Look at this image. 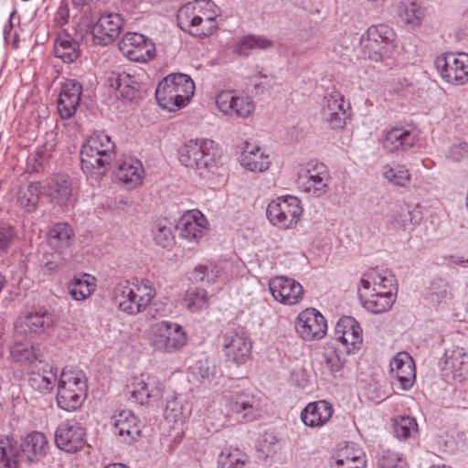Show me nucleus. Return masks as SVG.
<instances>
[{
    "mask_svg": "<svg viewBox=\"0 0 468 468\" xmlns=\"http://www.w3.org/2000/svg\"><path fill=\"white\" fill-rule=\"evenodd\" d=\"M216 5L210 0H197L181 6L177 12L178 27L197 37L211 35L218 27Z\"/></svg>",
    "mask_w": 468,
    "mask_h": 468,
    "instance_id": "1",
    "label": "nucleus"
},
{
    "mask_svg": "<svg viewBox=\"0 0 468 468\" xmlns=\"http://www.w3.org/2000/svg\"><path fill=\"white\" fill-rule=\"evenodd\" d=\"M115 144L104 133H93L83 144L80 150L82 171L100 178L115 157Z\"/></svg>",
    "mask_w": 468,
    "mask_h": 468,
    "instance_id": "2",
    "label": "nucleus"
},
{
    "mask_svg": "<svg viewBox=\"0 0 468 468\" xmlns=\"http://www.w3.org/2000/svg\"><path fill=\"white\" fill-rule=\"evenodd\" d=\"M195 92L190 76L172 73L165 77L155 90V98L161 108L174 112L185 107Z\"/></svg>",
    "mask_w": 468,
    "mask_h": 468,
    "instance_id": "3",
    "label": "nucleus"
},
{
    "mask_svg": "<svg viewBox=\"0 0 468 468\" xmlns=\"http://www.w3.org/2000/svg\"><path fill=\"white\" fill-rule=\"evenodd\" d=\"M155 293L153 283L148 280L136 282L124 281L117 284L114 290V299L122 312L129 315H135L146 309Z\"/></svg>",
    "mask_w": 468,
    "mask_h": 468,
    "instance_id": "4",
    "label": "nucleus"
},
{
    "mask_svg": "<svg viewBox=\"0 0 468 468\" xmlns=\"http://www.w3.org/2000/svg\"><path fill=\"white\" fill-rule=\"evenodd\" d=\"M88 391L87 378L81 370L64 368L58 383V406L67 411L78 410Z\"/></svg>",
    "mask_w": 468,
    "mask_h": 468,
    "instance_id": "5",
    "label": "nucleus"
},
{
    "mask_svg": "<svg viewBox=\"0 0 468 468\" xmlns=\"http://www.w3.org/2000/svg\"><path fill=\"white\" fill-rule=\"evenodd\" d=\"M220 154L216 143L210 139L190 140L178 151L182 165L199 171L216 166Z\"/></svg>",
    "mask_w": 468,
    "mask_h": 468,
    "instance_id": "6",
    "label": "nucleus"
},
{
    "mask_svg": "<svg viewBox=\"0 0 468 468\" xmlns=\"http://www.w3.org/2000/svg\"><path fill=\"white\" fill-rule=\"evenodd\" d=\"M149 345L162 353H176L187 343L184 327L171 321H161L152 324L147 331Z\"/></svg>",
    "mask_w": 468,
    "mask_h": 468,
    "instance_id": "7",
    "label": "nucleus"
},
{
    "mask_svg": "<svg viewBox=\"0 0 468 468\" xmlns=\"http://www.w3.org/2000/svg\"><path fill=\"white\" fill-rule=\"evenodd\" d=\"M330 178L329 171L324 164L317 160H311L300 165L296 184L301 191L320 197L327 192Z\"/></svg>",
    "mask_w": 468,
    "mask_h": 468,
    "instance_id": "8",
    "label": "nucleus"
},
{
    "mask_svg": "<svg viewBox=\"0 0 468 468\" xmlns=\"http://www.w3.org/2000/svg\"><path fill=\"white\" fill-rule=\"evenodd\" d=\"M395 32L388 25L379 24L368 27L360 37L359 45L363 57L374 61L382 60L393 46Z\"/></svg>",
    "mask_w": 468,
    "mask_h": 468,
    "instance_id": "9",
    "label": "nucleus"
},
{
    "mask_svg": "<svg viewBox=\"0 0 468 468\" xmlns=\"http://www.w3.org/2000/svg\"><path fill=\"white\" fill-rule=\"evenodd\" d=\"M303 214L301 201L294 196H282L267 207L266 215L270 222L280 229L294 227Z\"/></svg>",
    "mask_w": 468,
    "mask_h": 468,
    "instance_id": "10",
    "label": "nucleus"
},
{
    "mask_svg": "<svg viewBox=\"0 0 468 468\" xmlns=\"http://www.w3.org/2000/svg\"><path fill=\"white\" fill-rule=\"evenodd\" d=\"M441 78L449 84L462 86L468 83V53L448 52L434 60Z\"/></svg>",
    "mask_w": 468,
    "mask_h": 468,
    "instance_id": "11",
    "label": "nucleus"
},
{
    "mask_svg": "<svg viewBox=\"0 0 468 468\" xmlns=\"http://www.w3.org/2000/svg\"><path fill=\"white\" fill-rule=\"evenodd\" d=\"M122 54L131 61L147 62L155 56L154 43L143 34L126 33L119 43Z\"/></svg>",
    "mask_w": 468,
    "mask_h": 468,
    "instance_id": "12",
    "label": "nucleus"
},
{
    "mask_svg": "<svg viewBox=\"0 0 468 468\" xmlns=\"http://www.w3.org/2000/svg\"><path fill=\"white\" fill-rule=\"evenodd\" d=\"M218 110L226 115L249 117L254 111V102L250 96L233 90L220 91L216 98Z\"/></svg>",
    "mask_w": 468,
    "mask_h": 468,
    "instance_id": "13",
    "label": "nucleus"
},
{
    "mask_svg": "<svg viewBox=\"0 0 468 468\" xmlns=\"http://www.w3.org/2000/svg\"><path fill=\"white\" fill-rule=\"evenodd\" d=\"M297 334L305 341L322 339L327 331L324 317L314 308H307L301 312L294 324Z\"/></svg>",
    "mask_w": 468,
    "mask_h": 468,
    "instance_id": "14",
    "label": "nucleus"
},
{
    "mask_svg": "<svg viewBox=\"0 0 468 468\" xmlns=\"http://www.w3.org/2000/svg\"><path fill=\"white\" fill-rule=\"evenodd\" d=\"M55 443L58 448L66 452H77L86 444L85 429L78 421H63L56 430Z\"/></svg>",
    "mask_w": 468,
    "mask_h": 468,
    "instance_id": "15",
    "label": "nucleus"
},
{
    "mask_svg": "<svg viewBox=\"0 0 468 468\" xmlns=\"http://www.w3.org/2000/svg\"><path fill=\"white\" fill-rule=\"evenodd\" d=\"M350 103L337 91L331 92L324 99L322 119L334 130L343 129L349 116Z\"/></svg>",
    "mask_w": 468,
    "mask_h": 468,
    "instance_id": "16",
    "label": "nucleus"
},
{
    "mask_svg": "<svg viewBox=\"0 0 468 468\" xmlns=\"http://www.w3.org/2000/svg\"><path fill=\"white\" fill-rule=\"evenodd\" d=\"M389 367L394 388L409 390L413 386L416 379L415 364L409 353H398L390 361Z\"/></svg>",
    "mask_w": 468,
    "mask_h": 468,
    "instance_id": "17",
    "label": "nucleus"
},
{
    "mask_svg": "<svg viewBox=\"0 0 468 468\" xmlns=\"http://www.w3.org/2000/svg\"><path fill=\"white\" fill-rule=\"evenodd\" d=\"M334 338L342 345L343 351L351 354L362 345V328L355 318L344 316L335 324Z\"/></svg>",
    "mask_w": 468,
    "mask_h": 468,
    "instance_id": "18",
    "label": "nucleus"
},
{
    "mask_svg": "<svg viewBox=\"0 0 468 468\" xmlns=\"http://www.w3.org/2000/svg\"><path fill=\"white\" fill-rule=\"evenodd\" d=\"M223 351L229 360L242 365L250 355L251 343L244 332L229 329L223 336Z\"/></svg>",
    "mask_w": 468,
    "mask_h": 468,
    "instance_id": "19",
    "label": "nucleus"
},
{
    "mask_svg": "<svg viewBox=\"0 0 468 468\" xmlns=\"http://www.w3.org/2000/svg\"><path fill=\"white\" fill-rule=\"evenodd\" d=\"M82 85L76 80L69 79L61 84L58 99V113L61 119L71 118L80 106Z\"/></svg>",
    "mask_w": 468,
    "mask_h": 468,
    "instance_id": "20",
    "label": "nucleus"
},
{
    "mask_svg": "<svg viewBox=\"0 0 468 468\" xmlns=\"http://www.w3.org/2000/svg\"><path fill=\"white\" fill-rule=\"evenodd\" d=\"M269 288L273 298L283 304L298 303L303 296V286L295 280L284 276L271 279Z\"/></svg>",
    "mask_w": 468,
    "mask_h": 468,
    "instance_id": "21",
    "label": "nucleus"
},
{
    "mask_svg": "<svg viewBox=\"0 0 468 468\" xmlns=\"http://www.w3.org/2000/svg\"><path fill=\"white\" fill-rule=\"evenodd\" d=\"M122 19L119 14L110 13L100 16L91 27L93 42L96 45L107 46L119 36Z\"/></svg>",
    "mask_w": 468,
    "mask_h": 468,
    "instance_id": "22",
    "label": "nucleus"
},
{
    "mask_svg": "<svg viewBox=\"0 0 468 468\" xmlns=\"http://www.w3.org/2000/svg\"><path fill=\"white\" fill-rule=\"evenodd\" d=\"M231 414L238 420H253L260 412V399L250 392H233L228 402Z\"/></svg>",
    "mask_w": 468,
    "mask_h": 468,
    "instance_id": "23",
    "label": "nucleus"
},
{
    "mask_svg": "<svg viewBox=\"0 0 468 468\" xmlns=\"http://www.w3.org/2000/svg\"><path fill=\"white\" fill-rule=\"evenodd\" d=\"M132 399L140 405L157 401L163 396L164 386L154 376L135 380L129 387Z\"/></svg>",
    "mask_w": 468,
    "mask_h": 468,
    "instance_id": "24",
    "label": "nucleus"
},
{
    "mask_svg": "<svg viewBox=\"0 0 468 468\" xmlns=\"http://www.w3.org/2000/svg\"><path fill=\"white\" fill-rule=\"evenodd\" d=\"M108 84L116 90L119 95L127 101H134L141 96L139 78L125 70H113L108 77Z\"/></svg>",
    "mask_w": 468,
    "mask_h": 468,
    "instance_id": "25",
    "label": "nucleus"
},
{
    "mask_svg": "<svg viewBox=\"0 0 468 468\" xmlns=\"http://www.w3.org/2000/svg\"><path fill=\"white\" fill-rule=\"evenodd\" d=\"M207 221L198 210H190L179 219L176 229L180 236L188 241H198L205 234Z\"/></svg>",
    "mask_w": 468,
    "mask_h": 468,
    "instance_id": "26",
    "label": "nucleus"
},
{
    "mask_svg": "<svg viewBox=\"0 0 468 468\" xmlns=\"http://www.w3.org/2000/svg\"><path fill=\"white\" fill-rule=\"evenodd\" d=\"M416 140V134L410 130L402 126H395L385 133L382 146L388 153L400 154L410 149Z\"/></svg>",
    "mask_w": 468,
    "mask_h": 468,
    "instance_id": "27",
    "label": "nucleus"
},
{
    "mask_svg": "<svg viewBox=\"0 0 468 468\" xmlns=\"http://www.w3.org/2000/svg\"><path fill=\"white\" fill-rule=\"evenodd\" d=\"M360 302L365 309L373 314H382L388 311L396 301V293L390 291L358 289Z\"/></svg>",
    "mask_w": 468,
    "mask_h": 468,
    "instance_id": "28",
    "label": "nucleus"
},
{
    "mask_svg": "<svg viewBox=\"0 0 468 468\" xmlns=\"http://www.w3.org/2000/svg\"><path fill=\"white\" fill-rule=\"evenodd\" d=\"M439 367L450 371L453 378L462 381L468 376V353L462 347L447 349L439 361Z\"/></svg>",
    "mask_w": 468,
    "mask_h": 468,
    "instance_id": "29",
    "label": "nucleus"
},
{
    "mask_svg": "<svg viewBox=\"0 0 468 468\" xmlns=\"http://www.w3.org/2000/svg\"><path fill=\"white\" fill-rule=\"evenodd\" d=\"M48 448L46 436L42 432L32 431L24 438L18 449L27 463H35L48 454Z\"/></svg>",
    "mask_w": 468,
    "mask_h": 468,
    "instance_id": "30",
    "label": "nucleus"
},
{
    "mask_svg": "<svg viewBox=\"0 0 468 468\" xmlns=\"http://www.w3.org/2000/svg\"><path fill=\"white\" fill-rule=\"evenodd\" d=\"M114 433L119 436L123 442L131 444L141 435V430L137 418L131 410H122L114 415L113 418Z\"/></svg>",
    "mask_w": 468,
    "mask_h": 468,
    "instance_id": "31",
    "label": "nucleus"
},
{
    "mask_svg": "<svg viewBox=\"0 0 468 468\" xmlns=\"http://www.w3.org/2000/svg\"><path fill=\"white\" fill-rule=\"evenodd\" d=\"M45 194L50 198L51 203L59 207L67 206L72 197L71 181L65 175L55 176L48 180Z\"/></svg>",
    "mask_w": 468,
    "mask_h": 468,
    "instance_id": "32",
    "label": "nucleus"
},
{
    "mask_svg": "<svg viewBox=\"0 0 468 468\" xmlns=\"http://www.w3.org/2000/svg\"><path fill=\"white\" fill-rule=\"evenodd\" d=\"M334 409L325 400L308 403L301 412V420L311 428L324 426L333 416Z\"/></svg>",
    "mask_w": 468,
    "mask_h": 468,
    "instance_id": "33",
    "label": "nucleus"
},
{
    "mask_svg": "<svg viewBox=\"0 0 468 468\" xmlns=\"http://www.w3.org/2000/svg\"><path fill=\"white\" fill-rule=\"evenodd\" d=\"M142 163L135 158L128 157L118 165L116 178L128 189H133L140 186L144 177Z\"/></svg>",
    "mask_w": 468,
    "mask_h": 468,
    "instance_id": "34",
    "label": "nucleus"
},
{
    "mask_svg": "<svg viewBox=\"0 0 468 468\" xmlns=\"http://www.w3.org/2000/svg\"><path fill=\"white\" fill-rule=\"evenodd\" d=\"M240 165L251 172H264L271 164L269 155L261 147L246 143L239 158Z\"/></svg>",
    "mask_w": 468,
    "mask_h": 468,
    "instance_id": "35",
    "label": "nucleus"
},
{
    "mask_svg": "<svg viewBox=\"0 0 468 468\" xmlns=\"http://www.w3.org/2000/svg\"><path fill=\"white\" fill-rule=\"evenodd\" d=\"M48 239L49 246L53 250L65 254L74 243L75 234L69 224L59 222L49 229Z\"/></svg>",
    "mask_w": 468,
    "mask_h": 468,
    "instance_id": "36",
    "label": "nucleus"
},
{
    "mask_svg": "<svg viewBox=\"0 0 468 468\" xmlns=\"http://www.w3.org/2000/svg\"><path fill=\"white\" fill-rule=\"evenodd\" d=\"M41 194L40 185L32 182L19 187L16 195V205L27 213L36 211Z\"/></svg>",
    "mask_w": 468,
    "mask_h": 468,
    "instance_id": "37",
    "label": "nucleus"
},
{
    "mask_svg": "<svg viewBox=\"0 0 468 468\" xmlns=\"http://www.w3.org/2000/svg\"><path fill=\"white\" fill-rule=\"evenodd\" d=\"M54 54L63 62L71 63L80 57V50L78 42L69 34L61 32L56 38Z\"/></svg>",
    "mask_w": 468,
    "mask_h": 468,
    "instance_id": "38",
    "label": "nucleus"
},
{
    "mask_svg": "<svg viewBox=\"0 0 468 468\" xmlns=\"http://www.w3.org/2000/svg\"><path fill=\"white\" fill-rule=\"evenodd\" d=\"M39 369L41 372H31L29 385L42 393L48 392L53 389L57 382L58 368L53 365L45 364Z\"/></svg>",
    "mask_w": 468,
    "mask_h": 468,
    "instance_id": "39",
    "label": "nucleus"
},
{
    "mask_svg": "<svg viewBox=\"0 0 468 468\" xmlns=\"http://www.w3.org/2000/svg\"><path fill=\"white\" fill-rule=\"evenodd\" d=\"M361 287L363 290H382V291H390L391 292L396 293L397 285L395 282V278L392 275L383 276L376 270H371L367 271L361 281Z\"/></svg>",
    "mask_w": 468,
    "mask_h": 468,
    "instance_id": "40",
    "label": "nucleus"
},
{
    "mask_svg": "<svg viewBox=\"0 0 468 468\" xmlns=\"http://www.w3.org/2000/svg\"><path fill=\"white\" fill-rule=\"evenodd\" d=\"M51 324V318L47 313L29 314L23 320L17 321L16 328L25 334H41Z\"/></svg>",
    "mask_w": 468,
    "mask_h": 468,
    "instance_id": "41",
    "label": "nucleus"
},
{
    "mask_svg": "<svg viewBox=\"0 0 468 468\" xmlns=\"http://www.w3.org/2000/svg\"><path fill=\"white\" fill-rule=\"evenodd\" d=\"M94 280L92 276L86 273L74 276L68 286L71 297L76 301H83L90 296L96 288Z\"/></svg>",
    "mask_w": 468,
    "mask_h": 468,
    "instance_id": "42",
    "label": "nucleus"
},
{
    "mask_svg": "<svg viewBox=\"0 0 468 468\" xmlns=\"http://www.w3.org/2000/svg\"><path fill=\"white\" fill-rule=\"evenodd\" d=\"M272 46V42L262 36L248 35L238 40L233 52L239 56L248 57L251 51L267 49Z\"/></svg>",
    "mask_w": 468,
    "mask_h": 468,
    "instance_id": "43",
    "label": "nucleus"
},
{
    "mask_svg": "<svg viewBox=\"0 0 468 468\" xmlns=\"http://www.w3.org/2000/svg\"><path fill=\"white\" fill-rule=\"evenodd\" d=\"M420 218V212L418 208L401 209L391 216L388 222V228L394 231L407 230L411 225H417Z\"/></svg>",
    "mask_w": 468,
    "mask_h": 468,
    "instance_id": "44",
    "label": "nucleus"
},
{
    "mask_svg": "<svg viewBox=\"0 0 468 468\" xmlns=\"http://www.w3.org/2000/svg\"><path fill=\"white\" fill-rule=\"evenodd\" d=\"M399 15L401 20L412 27L420 26L424 18V9L417 0H405L399 5Z\"/></svg>",
    "mask_w": 468,
    "mask_h": 468,
    "instance_id": "45",
    "label": "nucleus"
},
{
    "mask_svg": "<svg viewBox=\"0 0 468 468\" xmlns=\"http://www.w3.org/2000/svg\"><path fill=\"white\" fill-rule=\"evenodd\" d=\"M225 267L222 264H200L191 272L190 280L195 282L214 283L224 276Z\"/></svg>",
    "mask_w": 468,
    "mask_h": 468,
    "instance_id": "46",
    "label": "nucleus"
},
{
    "mask_svg": "<svg viewBox=\"0 0 468 468\" xmlns=\"http://www.w3.org/2000/svg\"><path fill=\"white\" fill-rule=\"evenodd\" d=\"M19 449L10 437L0 438V468H16Z\"/></svg>",
    "mask_w": 468,
    "mask_h": 468,
    "instance_id": "47",
    "label": "nucleus"
},
{
    "mask_svg": "<svg viewBox=\"0 0 468 468\" xmlns=\"http://www.w3.org/2000/svg\"><path fill=\"white\" fill-rule=\"evenodd\" d=\"M183 304L190 313H198L208 307L209 297L205 289L191 288L185 292Z\"/></svg>",
    "mask_w": 468,
    "mask_h": 468,
    "instance_id": "48",
    "label": "nucleus"
},
{
    "mask_svg": "<svg viewBox=\"0 0 468 468\" xmlns=\"http://www.w3.org/2000/svg\"><path fill=\"white\" fill-rule=\"evenodd\" d=\"M382 174L389 183L398 186H407L410 182L409 170L401 165H386L383 166Z\"/></svg>",
    "mask_w": 468,
    "mask_h": 468,
    "instance_id": "49",
    "label": "nucleus"
},
{
    "mask_svg": "<svg viewBox=\"0 0 468 468\" xmlns=\"http://www.w3.org/2000/svg\"><path fill=\"white\" fill-rule=\"evenodd\" d=\"M418 432V424L414 418L400 416L394 423V434L399 440L414 438Z\"/></svg>",
    "mask_w": 468,
    "mask_h": 468,
    "instance_id": "50",
    "label": "nucleus"
},
{
    "mask_svg": "<svg viewBox=\"0 0 468 468\" xmlns=\"http://www.w3.org/2000/svg\"><path fill=\"white\" fill-rule=\"evenodd\" d=\"M10 356L13 360L24 364H31L37 358L33 346L30 343L20 341L14 343L10 346Z\"/></svg>",
    "mask_w": 468,
    "mask_h": 468,
    "instance_id": "51",
    "label": "nucleus"
},
{
    "mask_svg": "<svg viewBox=\"0 0 468 468\" xmlns=\"http://www.w3.org/2000/svg\"><path fill=\"white\" fill-rule=\"evenodd\" d=\"M330 465L332 468H365V454L360 450L355 451L352 454L343 452Z\"/></svg>",
    "mask_w": 468,
    "mask_h": 468,
    "instance_id": "52",
    "label": "nucleus"
},
{
    "mask_svg": "<svg viewBox=\"0 0 468 468\" xmlns=\"http://www.w3.org/2000/svg\"><path fill=\"white\" fill-rule=\"evenodd\" d=\"M219 468H248V457L238 449L222 452L218 460Z\"/></svg>",
    "mask_w": 468,
    "mask_h": 468,
    "instance_id": "53",
    "label": "nucleus"
},
{
    "mask_svg": "<svg viewBox=\"0 0 468 468\" xmlns=\"http://www.w3.org/2000/svg\"><path fill=\"white\" fill-rule=\"evenodd\" d=\"M154 239L158 246L168 248L174 243L172 226L159 222L153 230Z\"/></svg>",
    "mask_w": 468,
    "mask_h": 468,
    "instance_id": "54",
    "label": "nucleus"
},
{
    "mask_svg": "<svg viewBox=\"0 0 468 468\" xmlns=\"http://www.w3.org/2000/svg\"><path fill=\"white\" fill-rule=\"evenodd\" d=\"M17 239L15 227L9 224H0V256L5 255Z\"/></svg>",
    "mask_w": 468,
    "mask_h": 468,
    "instance_id": "55",
    "label": "nucleus"
},
{
    "mask_svg": "<svg viewBox=\"0 0 468 468\" xmlns=\"http://www.w3.org/2000/svg\"><path fill=\"white\" fill-rule=\"evenodd\" d=\"M51 150L52 146L48 148L47 145H44L40 148H37L33 154H31L28 156L27 165L31 166L32 172H38L40 170L44 163L50 156Z\"/></svg>",
    "mask_w": 468,
    "mask_h": 468,
    "instance_id": "56",
    "label": "nucleus"
},
{
    "mask_svg": "<svg viewBox=\"0 0 468 468\" xmlns=\"http://www.w3.org/2000/svg\"><path fill=\"white\" fill-rule=\"evenodd\" d=\"M183 415V406L177 397L172 396L166 399V405L164 410L165 418L173 422H177Z\"/></svg>",
    "mask_w": 468,
    "mask_h": 468,
    "instance_id": "57",
    "label": "nucleus"
},
{
    "mask_svg": "<svg viewBox=\"0 0 468 468\" xmlns=\"http://www.w3.org/2000/svg\"><path fill=\"white\" fill-rule=\"evenodd\" d=\"M193 372L196 376L200 378L202 382H204L206 380H209L210 378L215 376L217 367L212 361L206 358L203 360H198L195 364L193 367Z\"/></svg>",
    "mask_w": 468,
    "mask_h": 468,
    "instance_id": "58",
    "label": "nucleus"
},
{
    "mask_svg": "<svg viewBox=\"0 0 468 468\" xmlns=\"http://www.w3.org/2000/svg\"><path fill=\"white\" fill-rule=\"evenodd\" d=\"M378 464L379 468H402V460L399 452L385 450L379 455Z\"/></svg>",
    "mask_w": 468,
    "mask_h": 468,
    "instance_id": "59",
    "label": "nucleus"
},
{
    "mask_svg": "<svg viewBox=\"0 0 468 468\" xmlns=\"http://www.w3.org/2000/svg\"><path fill=\"white\" fill-rule=\"evenodd\" d=\"M62 255L63 253H59L58 251L45 255L42 261L44 272L47 274H53L57 272L64 264Z\"/></svg>",
    "mask_w": 468,
    "mask_h": 468,
    "instance_id": "60",
    "label": "nucleus"
},
{
    "mask_svg": "<svg viewBox=\"0 0 468 468\" xmlns=\"http://www.w3.org/2000/svg\"><path fill=\"white\" fill-rule=\"evenodd\" d=\"M413 90L412 81L404 77H398L390 82V90L398 95L406 96L413 92Z\"/></svg>",
    "mask_w": 468,
    "mask_h": 468,
    "instance_id": "61",
    "label": "nucleus"
},
{
    "mask_svg": "<svg viewBox=\"0 0 468 468\" xmlns=\"http://www.w3.org/2000/svg\"><path fill=\"white\" fill-rule=\"evenodd\" d=\"M259 451L268 458L272 456L278 449V440L271 433L265 434L259 443Z\"/></svg>",
    "mask_w": 468,
    "mask_h": 468,
    "instance_id": "62",
    "label": "nucleus"
},
{
    "mask_svg": "<svg viewBox=\"0 0 468 468\" xmlns=\"http://www.w3.org/2000/svg\"><path fill=\"white\" fill-rule=\"evenodd\" d=\"M326 367L332 372H338L345 364V359L341 358L336 350L327 351L324 355Z\"/></svg>",
    "mask_w": 468,
    "mask_h": 468,
    "instance_id": "63",
    "label": "nucleus"
},
{
    "mask_svg": "<svg viewBox=\"0 0 468 468\" xmlns=\"http://www.w3.org/2000/svg\"><path fill=\"white\" fill-rule=\"evenodd\" d=\"M448 156L453 161H460L468 156V144L460 143L452 144L449 150Z\"/></svg>",
    "mask_w": 468,
    "mask_h": 468,
    "instance_id": "64",
    "label": "nucleus"
}]
</instances>
